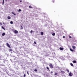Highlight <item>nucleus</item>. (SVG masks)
Listing matches in <instances>:
<instances>
[{
    "instance_id": "b1692460",
    "label": "nucleus",
    "mask_w": 77,
    "mask_h": 77,
    "mask_svg": "<svg viewBox=\"0 0 77 77\" xmlns=\"http://www.w3.org/2000/svg\"><path fill=\"white\" fill-rule=\"evenodd\" d=\"M34 71H35V72H36V71H37V69H35Z\"/></svg>"
},
{
    "instance_id": "a878e982",
    "label": "nucleus",
    "mask_w": 77,
    "mask_h": 77,
    "mask_svg": "<svg viewBox=\"0 0 77 77\" xmlns=\"http://www.w3.org/2000/svg\"><path fill=\"white\" fill-rule=\"evenodd\" d=\"M27 73L28 75H29V72L28 71L27 72Z\"/></svg>"
},
{
    "instance_id": "cd10ccee",
    "label": "nucleus",
    "mask_w": 77,
    "mask_h": 77,
    "mask_svg": "<svg viewBox=\"0 0 77 77\" xmlns=\"http://www.w3.org/2000/svg\"><path fill=\"white\" fill-rule=\"evenodd\" d=\"M6 60H4V63H5V62H6Z\"/></svg>"
},
{
    "instance_id": "a211bd4d",
    "label": "nucleus",
    "mask_w": 77,
    "mask_h": 77,
    "mask_svg": "<svg viewBox=\"0 0 77 77\" xmlns=\"http://www.w3.org/2000/svg\"><path fill=\"white\" fill-rule=\"evenodd\" d=\"M54 74L55 75H57V74H58L57 73H55Z\"/></svg>"
},
{
    "instance_id": "72a5a7b5",
    "label": "nucleus",
    "mask_w": 77,
    "mask_h": 77,
    "mask_svg": "<svg viewBox=\"0 0 77 77\" xmlns=\"http://www.w3.org/2000/svg\"><path fill=\"white\" fill-rule=\"evenodd\" d=\"M52 2H53V3H54V0H53Z\"/></svg>"
},
{
    "instance_id": "aec40b11",
    "label": "nucleus",
    "mask_w": 77,
    "mask_h": 77,
    "mask_svg": "<svg viewBox=\"0 0 77 77\" xmlns=\"http://www.w3.org/2000/svg\"><path fill=\"white\" fill-rule=\"evenodd\" d=\"M46 68L48 70H49V69H49V68H48V67H46Z\"/></svg>"
},
{
    "instance_id": "e433bc0d",
    "label": "nucleus",
    "mask_w": 77,
    "mask_h": 77,
    "mask_svg": "<svg viewBox=\"0 0 77 77\" xmlns=\"http://www.w3.org/2000/svg\"><path fill=\"white\" fill-rule=\"evenodd\" d=\"M51 73H53V72L51 71Z\"/></svg>"
},
{
    "instance_id": "f257e3e1",
    "label": "nucleus",
    "mask_w": 77,
    "mask_h": 77,
    "mask_svg": "<svg viewBox=\"0 0 77 77\" xmlns=\"http://www.w3.org/2000/svg\"><path fill=\"white\" fill-rule=\"evenodd\" d=\"M49 66L50 68H51V69L53 68V64H52V63H50L49 65Z\"/></svg>"
},
{
    "instance_id": "dca6fc26",
    "label": "nucleus",
    "mask_w": 77,
    "mask_h": 77,
    "mask_svg": "<svg viewBox=\"0 0 77 77\" xmlns=\"http://www.w3.org/2000/svg\"><path fill=\"white\" fill-rule=\"evenodd\" d=\"M70 65H71V66H74L73 64L71 63H70Z\"/></svg>"
},
{
    "instance_id": "c756f323",
    "label": "nucleus",
    "mask_w": 77,
    "mask_h": 77,
    "mask_svg": "<svg viewBox=\"0 0 77 77\" xmlns=\"http://www.w3.org/2000/svg\"><path fill=\"white\" fill-rule=\"evenodd\" d=\"M32 32H33V31H32V30H31L30 31L31 33H32Z\"/></svg>"
},
{
    "instance_id": "58836bf2",
    "label": "nucleus",
    "mask_w": 77,
    "mask_h": 77,
    "mask_svg": "<svg viewBox=\"0 0 77 77\" xmlns=\"http://www.w3.org/2000/svg\"><path fill=\"white\" fill-rule=\"evenodd\" d=\"M8 0H5V1H7Z\"/></svg>"
},
{
    "instance_id": "f8f14e48",
    "label": "nucleus",
    "mask_w": 77,
    "mask_h": 77,
    "mask_svg": "<svg viewBox=\"0 0 77 77\" xmlns=\"http://www.w3.org/2000/svg\"><path fill=\"white\" fill-rule=\"evenodd\" d=\"M11 17H10V16H8V18L9 20H10V19H11Z\"/></svg>"
},
{
    "instance_id": "bb28decb",
    "label": "nucleus",
    "mask_w": 77,
    "mask_h": 77,
    "mask_svg": "<svg viewBox=\"0 0 77 77\" xmlns=\"http://www.w3.org/2000/svg\"><path fill=\"white\" fill-rule=\"evenodd\" d=\"M0 25H2V22L0 23Z\"/></svg>"
},
{
    "instance_id": "423d86ee",
    "label": "nucleus",
    "mask_w": 77,
    "mask_h": 77,
    "mask_svg": "<svg viewBox=\"0 0 77 77\" xmlns=\"http://www.w3.org/2000/svg\"><path fill=\"white\" fill-rule=\"evenodd\" d=\"M5 35H6V34H5V33L3 32V33H2V36H5Z\"/></svg>"
},
{
    "instance_id": "4c0bfd02",
    "label": "nucleus",
    "mask_w": 77,
    "mask_h": 77,
    "mask_svg": "<svg viewBox=\"0 0 77 77\" xmlns=\"http://www.w3.org/2000/svg\"><path fill=\"white\" fill-rule=\"evenodd\" d=\"M22 2V1H21V0L20 1V2Z\"/></svg>"
},
{
    "instance_id": "ddd939ff",
    "label": "nucleus",
    "mask_w": 77,
    "mask_h": 77,
    "mask_svg": "<svg viewBox=\"0 0 77 77\" xmlns=\"http://www.w3.org/2000/svg\"><path fill=\"white\" fill-rule=\"evenodd\" d=\"M55 33H53L52 34V36H55Z\"/></svg>"
},
{
    "instance_id": "6e6552de",
    "label": "nucleus",
    "mask_w": 77,
    "mask_h": 77,
    "mask_svg": "<svg viewBox=\"0 0 77 77\" xmlns=\"http://www.w3.org/2000/svg\"><path fill=\"white\" fill-rule=\"evenodd\" d=\"M72 62H73V63H76L77 62L75 60H73L72 61Z\"/></svg>"
},
{
    "instance_id": "c85d7f7f",
    "label": "nucleus",
    "mask_w": 77,
    "mask_h": 77,
    "mask_svg": "<svg viewBox=\"0 0 77 77\" xmlns=\"http://www.w3.org/2000/svg\"><path fill=\"white\" fill-rule=\"evenodd\" d=\"M34 43L35 44H36V42H34Z\"/></svg>"
},
{
    "instance_id": "9b49d317",
    "label": "nucleus",
    "mask_w": 77,
    "mask_h": 77,
    "mask_svg": "<svg viewBox=\"0 0 77 77\" xmlns=\"http://www.w3.org/2000/svg\"><path fill=\"white\" fill-rule=\"evenodd\" d=\"M41 35H44V32H41Z\"/></svg>"
},
{
    "instance_id": "f704fd0d",
    "label": "nucleus",
    "mask_w": 77,
    "mask_h": 77,
    "mask_svg": "<svg viewBox=\"0 0 77 77\" xmlns=\"http://www.w3.org/2000/svg\"><path fill=\"white\" fill-rule=\"evenodd\" d=\"M69 38H72V37H71V36H69Z\"/></svg>"
},
{
    "instance_id": "ea45409f",
    "label": "nucleus",
    "mask_w": 77,
    "mask_h": 77,
    "mask_svg": "<svg viewBox=\"0 0 77 77\" xmlns=\"http://www.w3.org/2000/svg\"><path fill=\"white\" fill-rule=\"evenodd\" d=\"M3 24H5V23H3Z\"/></svg>"
},
{
    "instance_id": "9d476101",
    "label": "nucleus",
    "mask_w": 77,
    "mask_h": 77,
    "mask_svg": "<svg viewBox=\"0 0 77 77\" xmlns=\"http://www.w3.org/2000/svg\"><path fill=\"white\" fill-rule=\"evenodd\" d=\"M72 47L73 49H75V46H72Z\"/></svg>"
},
{
    "instance_id": "6ab92c4d",
    "label": "nucleus",
    "mask_w": 77,
    "mask_h": 77,
    "mask_svg": "<svg viewBox=\"0 0 77 77\" xmlns=\"http://www.w3.org/2000/svg\"><path fill=\"white\" fill-rule=\"evenodd\" d=\"M29 8H33V7H31L30 5L29 6Z\"/></svg>"
},
{
    "instance_id": "4468645a",
    "label": "nucleus",
    "mask_w": 77,
    "mask_h": 77,
    "mask_svg": "<svg viewBox=\"0 0 77 77\" xmlns=\"http://www.w3.org/2000/svg\"><path fill=\"white\" fill-rule=\"evenodd\" d=\"M70 50L71 51H74V50H72L71 48H70Z\"/></svg>"
},
{
    "instance_id": "7c9ffc66",
    "label": "nucleus",
    "mask_w": 77,
    "mask_h": 77,
    "mask_svg": "<svg viewBox=\"0 0 77 77\" xmlns=\"http://www.w3.org/2000/svg\"><path fill=\"white\" fill-rule=\"evenodd\" d=\"M67 71L68 72H69V70L68 69L67 70Z\"/></svg>"
},
{
    "instance_id": "7ed1b4c3",
    "label": "nucleus",
    "mask_w": 77,
    "mask_h": 77,
    "mask_svg": "<svg viewBox=\"0 0 77 77\" xmlns=\"http://www.w3.org/2000/svg\"><path fill=\"white\" fill-rule=\"evenodd\" d=\"M8 46V47H9V48H11V46L10 45H9V44L8 43H7L6 44Z\"/></svg>"
},
{
    "instance_id": "393cba45",
    "label": "nucleus",
    "mask_w": 77,
    "mask_h": 77,
    "mask_svg": "<svg viewBox=\"0 0 77 77\" xmlns=\"http://www.w3.org/2000/svg\"><path fill=\"white\" fill-rule=\"evenodd\" d=\"M21 9H19V12H21Z\"/></svg>"
},
{
    "instance_id": "5701e85b",
    "label": "nucleus",
    "mask_w": 77,
    "mask_h": 77,
    "mask_svg": "<svg viewBox=\"0 0 77 77\" xmlns=\"http://www.w3.org/2000/svg\"><path fill=\"white\" fill-rule=\"evenodd\" d=\"M21 29H23V26H21Z\"/></svg>"
},
{
    "instance_id": "2f4dec72",
    "label": "nucleus",
    "mask_w": 77,
    "mask_h": 77,
    "mask_svg": "<svg viewBox=\"0 0 77 77\" xmlns=\"http://www.w3.org/2000/svg\"><path fill=\"white\" fill-rule=\"evenodd\" d=\"M63 38H65V36H63Z\"/></svg>"
},
{
    "instance_id": "c9c22d12",
    "label": "nucleus",
    "mask_w": 77,
    "mask_h": 77,
    "mask_svg": "<svg viewBox=\"0 0 77 77\" xmlns=\"http://www.w3.org/2000/svg\"><path fill=\"white\" fill-rule=\"evenodd\" d=\"M11 53L12 54L13 53V52H11Z\"/></svg>"
},
{
    "instance_id": "f03ea898",
    "label": "nucleus",
    "mask_w": 77,
    "mask_h": 77,
    "mask_svg": "<svg viewBox=\"0 0 77 77\" xmlns=\"http://www.w3.org/2000/svg\"><path fill=\"white\" fill-rule=\"evenodd\" d=\"M72 75H73L72 73L71 72L69 73V75L70 76V77H72Z\"/></svg>"
},
{
    "instance_id": "20e7f679",
    "label": "nucleus",
    "mask_w": 77,
    "mask_h": 77,
    "mask_svg": "<svg viewBox=\"0 0 77 77\" xmlns=\"http://www.w3.org/2000/svg\"><path fill=\"white\" fill-rule=\"evenodd\" d=\"M14 32L15 33H16V34H17V33H18V31L17 30H15L14 31Z\"/></svg>"
},
{
    "instance_id": "1a4fd4ad",
    "label": "nucleus",
    "mask_w": 77,
    "mask_h": 77,
    "mask_svg": "<svg viewBox=\"0 0 77 77\" xmlns=\"http://www.w3.org/2000/svg\"><path fill=\"white\" fill-rule=\"evenodd\" d=\"M2 29H3L4 30H5L6 29H5V28L3 27V26H2Z\"/></svg>"
},
{
    "instance_id": "0eeeda50",
    "label": "nucleus",
    "mask_w": 77,
    "mask_h": 77,
    "mask_svg": "<svg viewBox=\"0 0 77 77\" xmlns=\"http://www.w3.org/2000/svg\"><path fill=\"white\" fill-rule=\"evenodd\" d=\"M63 49H64L63 48H62L61 47L60 48V50H63Z\"/></svg>"
},
{
    "instance_id": "412c9836",
    "label": "nucleus",
    "mask_w": 77,
    "mask_h": 77,
    "mask_svg": "<svg viewBox=\"0 0 77 77\" xmlns=\"http://www.w3.org/2000/svg\"><path fill=\"white\" fill-rule=\"evenodd\" d=\"M3 0V2H2V5H4V0Z\"/></svg>"
},
{
    "instance_id": "39448f33",
    "label": "nucleus",
    "mask_w": 77,
    "mask_h": 77,
    "mask_svg": "<svg viewBox=\"0 0 77 77\" xmlns=\"http://www.w3.org/2000/svg\"><path fill=\"white\" fill-rule=\"evenodd\" d=\"M13 51V50L12 49L10 48L9 50V52H11V51Z\"/></svg>"
},
{
    "instance_id": "4be33fe9",
    "label": "nucleus",
    "mask_w": 77,
    "mask_h": 77,
    "mask_svg": "<svg viewBox=\"0 0 77 77\" xmlns=\"http://www.w3.org/2000/svg\"><path fill=\"white\" fill-rule=\"evenodd\" d=\"M10 23L11 24H13V22L12 21H11L10 22Z\"/></svg>"
},
{
    "instance_id": "473e14b6",
    "label": "nucleus",
    "mask_w": 77,
    "mask_h": 77,
    "mask_svg": "<svg viewBox=\"0 0 77 77\" xmlns=\"http://www.w3.org/2000/svg\"><path fill=\"white\" fill-rule=\"evenodd\" d=\"M24 77H26V74H24Z\"/></svg>"
},
{
    "instance_id": "f3484780",
    "label": "nucleus",
    "mask_w": 77,
    "mask_h": 77,
    "mask_svg": "<svg viewBox=\"0 0 77 77\" xmlns=\"http://www.w3.org/2000/svg\"><path fill=\"white\" fill-rule=\"evenodd\" d=\"M12 14H13V15H16V14L14 13V12H12Z\"/></svg>"
},
{
    "instance_id": "2eb2a0df",
    "label": "nucleus",
    "mask_w": 77,
    "mask_h": 77,
    "mask_svg": "<svg viewBox=\"0 0 77 77\" xmlns=\"http://www.w3.org/2000/svg\"><path fill=\"white\" fill-rule=\"evenodd\" d=\"M61 72L62 74H64V73H65V72H64V71L62 70L61 71Z\"/></svg>"
}]
</instances>
